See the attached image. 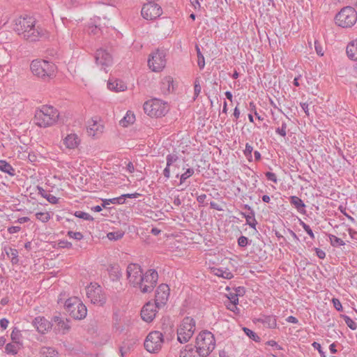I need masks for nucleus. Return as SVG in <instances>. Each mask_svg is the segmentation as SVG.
Instances as JSON below:
<instances>
[{"label": "nucleus", "mask_w": 357, "mask_h": 357, "mask_svg": "<svg viewBox=\"0 0 357 357\" xmlns=\"http://www.w3.org/2000/svg\"><path fill=\"white\" fill-rule=\"evenodd\" d=\"M19 36L31 42L39 40L46 37V31L36 24V20L32 17H20L15 20L14 28Z\"/></svg>", "instance_id": "obj_1"}, {"label": "nucleus", "mask_w": 357, "mask_h": 357, "mask_svg": "<svg viewBox=\"0 0 357 357\" xmlns=\"http://www.w3.org/2000/svg\"><path fill=\"white\" fill-rule=\"evenodd\" d=\"M59 116V112L52 106L43 105L40 109L36 112L34 122L39 127L46 128L53 125Z\"/></svg>", "instance_id": "obj_2"}, {"label": "nucleus", "mask_w": 357, "mask_h": 357, "mask_svg": "<svg viewBox=\"0 0 357 357\" xmlns=\"http://www.w3.org/2000/svg\"><path fill=\"white\" fill-rule=\"evenodd\" d=\"M56 67L45 60H34L31 63V70L33 75L43 79H49L55 75Z\"/></svg>", "instance_id": "obj_3"}, {"label": "nucleus", "mask_w": 357, "mask_h": 357, "mask_svg": "<svg viewBox=\"0 0 357 357\" xmlns=\"http://www.w3.org/2000/svg\"><path fill=\"white\" fill-rule=\"evenodd\" d=\"M335 20L339 26L351 27L356 22L357 13L352 7H344L336 15Z\"/></svg>", "instance_id": "obj_4"}, {"label": "nucleus", "mask_w": 357, "mask_h": 357, "mask_svg": "<svg viewBox=\"0 0 357 357\" xmlns=\"http://www.w3.org/2000/svg\"><path fill=\"white\" fill-rule=\"evenodd\" d=\"M144 112L151 117H161L168 112V107L166 102L154 98L146 101L144 104Z\"/></svg>", "instance_id": "obj_5"}, {"label": "nucleus", "mask_w": 357, "mask_h": 357, "mask_svg": "<svg viewBox=\"0 0 357 357\" xmlns=\"http://www.w3.org/2000/svg\"><path fill=\"white\" fill-rule=\"evenodd\" d=\"M195 329V321L193 319L185 317L177 329V340L181 343L187 342L192 336Z\"/></svg>", "instance_id": "obj_6"}, {"label": "nucleus", "mask_w": 357, "mask_h": 357, "mask_svg": "<svg viewBox=\"0 0 357 357\" xmlns=\"http://www.w3.org/2000/svg\"><path fill=\"white\" fill-rule=\"evenodd\" d=\"M163 342V334L158 331H154L146 336L144 343V348L148 352L155 354L161 349Z\"/></svg>", "instance_id": "obj_7"}, {"label": "nucleus", "mask_w": 357, "mask_h": 357, "mask_svg": "<svg viewBox=\"0 0 357 357\" xmlns=\"http://www.w3.org/2000/svg\"><path fill=\"white\" fill-rule=\"evenodd\" d=\"M86 294L91 303L102 306L106 302V296L98 283H91L86 287Z\"/></svg>", "instance_id": "obj_8"}, {"label": "nucleus", "mask_w": 357, "mask_h": 357, "mask_svg": "<svg viewBox=\"0 0 357 357\" xmlns=\"http://www.w3.org/2000/svg\"><path fill=\"white\" fill-rule=\"evenodd\" d=\"M158 280V272L153 269H149L142 275V284H139V287L142 293H149L153 290Z\"/></svg>", "instance_id": "obj_9"}, {"label": "nucleus", "mask_w": 357, "mask_h": 357, "mask_svg": "<svg viewBox=\"0 0 357 357\" xmlns=\"http://www.w3.org/2000/svg\"><path fill=\"white\" fill-rule=\"evenodd\" d=\"M165 56L166 54L165 51L159 50L151 54L148 59L149 68L154 72L161 71L166 64Z\"/></svg>", "instance_id": "obj_10"}, {"label": "nucleus", "mask_w": 357, "mask_h": 357, "mask_svg": "<svg viewBox=\"0 0 357 357\" xmlns=\"http://www.w3.org/2000/svg\"><path fill=\"white\" fill-rule=\"evenodd\" d=\"M126 272L129 282L133 287H137L139 284H142L144 273L140 266L137 264H130L127 267Z\"/></svg>", "instance_id": "obj_11"}, {"label": "nucleus", "mask_w": 357, "mask_h": 357, "mask_svg": "<svg viewBox=\"0 0 357 357\" xmlns=\"http://www.w3.org/2000/svg\"><path fill=\"white\" fill-rule=\"evenodd\" d=\"M169 296V287L166 284H160L155 291V307L158 310H161L168 300Z\"/></svg>", "instance_id": "obj_12"}, {"label": "nucleus", "mask_w": 357, "mask_h": 357, "mask_svg": "<svg viewBox=\"0 0 357 357\" xmlns=\"http://www.w3.org/2000/svg\"><path fill=\"white\" fill-rule=\"evenodd\" d=\"M162 13L160 6L151 1L144 4L141 11L142 17L148 20H152L160 17Z\"/></svg>", "instance_id": "obj_13"}, {"label": "nucleus", "mask_w": 357, "mask_h": 357, "mask_svg": "<svg viewBox=\"0 0 357 357\" xmlns=\"http://www.w3.org/2000/svg\"><path fill=\"white\" fill-rule=\"evenodd\" d=\"M64 308L69 312H86L87 308L82 300L73 296L68 298L64 303Z\"/></svg>", "instance_id": "obj_14"}, {"label": "nucleus", "mask_w": 357, "mask_h": 357, "mask_svg": "<svg viewBox=\"0 0 357 357\" xmlns=\"http://www.w3.org/2000/svg\"><path fill=\"white\" fill-rule=\"evenodd\" d=\"M215 347L213 334L208 331H202V356H208Z\"/></svg>", "instance_id": "obj_15"}, {"label": "nucleus", "mask_w": 357, "mask_h": 357, "mask_svg": "<svg viewBox=\"0 0 357 357\" xmlns=\"http://www.w3.org/2000/svg\"><path fill=\"white\" fill-rule=\"evenodd\" d=\"M96 64L105 70L107 67L110 66L113 63L112 55L105 50L99 49L95 54Z\"/></svg>", "instance_id": "obj_16"}, {"label": "nucleus", "mask_w": 357, "mask_h": 357, "mask_svg": "<svg viewBox=\"0 0 357 357\" xmlns=\"http://www.w3.org/2000/svg\"><path fill=\"white\" fill-rule=\"evenodd\" d=\"M104 126L98 123L96 121L92 120L86 128V132L89 136L98 137L103 132Z\"/></svg>", "instance_id": "obj_17"}, {"label": "nucleus", "mask_w": 357, "mask_h": 357, "mask_svg": "<svg viewBox=\"0 0 357 357\" xmlns=\"http://www.w3.org/2000/svg\"><path fill=\"white\" fill-rule=\"evenodd\" d=\"M197 345L192 347V345H187L184 351H182L180 357H200L201 356V347Z\"/></svg>", "instance_id": "obj_18"}, {"label": "nucleus", "mask_w": 357, "mask_h": 357, "mask_svg": "<svg viewBox=\"0 0 357 357\" xmlns=\"http://www.w3.org/2000/svg\"><path fill=\"white\" fill-rule=\"evenodd\" d=\"M34 325L37 331L40 333H45L50 327V322L44 317H36L34 320Z\"/></svg>", "instance_id": "obj_19"}, {"label": "nucleus", "mask_w": 357, "mask_h": 357, "mask_svg": "<svg viewBox=\"0 0 357 357\" xmlns=\"http://www.w3.org/2000/svg\"><path fill=\"white\" fill-rule=\"evenodd\" d=\"M107 87L109 90L115 91V92H119V91H123L127 89L126 85L125 83L120 79H109L107 82Z\"/></svg>", "instance_id": "obj_20"}, {"label": "nucleus", "mask_w": 357, "mask_h": 357, "mask_svg": "<svg viewBox=\"0 0 357 357\" xmlns=\"http://www.w3.org/2000/svg\"><path fill=\"white\" fill-rule=\"evenodd\" d=\"M80 139L79 137L75 134L71 133L68 135L63 139V143L66 146L67 148L73 149L77 147L79 144Z\"/></svg>", "instance_id": "obj_21"}, {"label": "nucleus", "mask_w": 357, "mask_h": 357, "mask_svg": "<svg viewBox=\"0 0 357 357\" xmlns=\"http://www.w3.org/2000/svg\"><path fill=\"white\" fill-rule=\"evenodd\" d=\"M238 298L235 292H230L227 295V301L225 303L227 309L230 311L235 312V310L239 311L240 310L237 307Z\"/></svg>", "instance_id": "obj_22"}, {"label": "nucleus", "mask_w": 357, "mask_h": 357, "mask_svg": "<svg viewBox=\"0 0 357 357\" xmlns=\"http://www.w3.org/2000/svg\"><path fill=\"white\" fill-rule=\"evenodd\" d=\"M174 89L173 78L168 76L164 77L161 82V90L163 93H169L173 91Z\"/></svg>", "instance_id": "obj_23"}, {"label": "nucleus", "mask_w": 357, "mask_h": 357, "mask_svg": "<svg viewBox=\"0 0 357 357\" xmlns=\"http://www.w3.org/2000/svg\"><path fill=\"white\" fill-rule=\"evenodd\" d=\"M289 201L291 204L294 206V207L300 213H305V205L301 199L297 196H291Z\"/></svg>", "instance_id": "obj_24"}, {"label": "nucleus", "mask_w": 357, "mask_h": 357, "mask_svg": "<svg viewBox=\"0 0 357 357\" xmlns=\"http://www.w3.org/2000/svg\"><path fill=\"white\" fill-rule=\"evenodd\" d=\"M347 54L349 59L357 61V39L347 45Z\"/></svg>", "instance_id": "obj_25"}, {"label": "nucleus", "mask_w": 357, "mask_h": 357, "mask_svg": "<svg viewBox=\"0 0 357 357\" xmlns=\"http://www.w3.org/2000/svg\"><path fill=\"white\" fill-rule=\"evenodd\" d=\"M37 190L38 193L45 198L50 203L56 204L58 202L59 199L57 197L45 190L42 187L37 186Z\"/></svg>", "instance_id": "obj_26"}, {"label": "nucleus", "mask_w": 357, "mask_h": 357, "mask_svg": "<svg viewBox=\"0 0 357 357\" xmlns=\"http://www.w3.org/2000/svg\"><path fill=\"white\" fill-rule=\"evenodd\" d=\"M259 320H260L265 326L268 328H275L277 325L275 317L273 314L263 315Z\"/></svg>", "instance_id": "obj_27"}, {"label": "nucleus", "mask_w": 357, "mask_h": 357, "mask_svg": "<svg viewBox=\"0 0 357 357\" xmlns=\"http://www.w3.org/2000/svg\"><path fill=\"white\" fill-rule=\"evenodd\" d=\"M0 171L12 176L15 175V169L6 160H0Z\"/></svg>", "instance_id": "obj_28"}, {"label": "nucleus", "mask_w": 357, "mask_h": 357, "mask_svg": "<svg viewBox=\"0 0 357 357\" xmlns=\"http://www.w3.org/2000/svg\"><path fill=\"white\" fill-rule=\"evenodd\" d=\"M109 278L112 281H116L121 277V270L119 266H112L109 268Z\"/></svg>", "instance_id": "obj_29"}, {"label": "nucleus", "mask_w": 357, "mask_h": 357, "mask_svg": "<svg viewBox=\"0 0 357 357\" xmlns=\"http://www.w3.org/2000/svg\"><path fill=\"white\" fill-rule=\"evenodd\" d=\"M40 354L41 357H59L58 352L52 347H42Z\"/></svg>", "instance_id": "obj_30"}, {"label": "nucleus", "mask_w": 357, "mask_h": 357, "mask_svg": "<svg viewBox=\"0 0 357 357\" xmlns=\"http://www.w3.org/2000/svg\"><path fill=\"white\" fill-rule=\"evenodd\" d=\"M212 272L218 277H222L225 279H231L233 278V274L229 270H222L220 268H213Z\"/></svg>", "instance_id": "obj_31"}, {"label": "nucleus", "mask_w": 357, "mask_h": 357, "mask_svg": "<svg viewBox=\"0 0 357 357\" xmlns=\"http://www.w3.org/2000/svg\"><path fill=\"white\" fill-rule=\"evenodd\" d=\"M5 252L8 257H10L13 264H17L19 262L17 250L8 248V249L5 248Z\"/></svg>", "instance_id": "obj_32"}, {"label": "nucleus", "mask_w": 357, "mask_h": 357, "mask_svg": "<svg viewBox=\"0 0 357 357\" xmlns=\"http://www.w3.org/2000/svg\"><path fill=\"white\" fill-rule=\"evenodd\" d=\"M20 343H8L6 345L5 350L8 354L15 355L17 353L20 349Z\"/></svg>", "instance_id": "obj_33"}, {"label": "nucleus", "mask_w": 357, "mask_h": 357, "mask_svg": "<svg viewBox=\"0 0 357 357\" xmlns=\"http://www.w3.org/2000/svg\"><path fill=\"white\" fill-rule=\"evenodd\" d=\"M158 310V308L155 307V303H153L151 301H149L143 306L140 312H157Z\"/></svg>", "instance_id": "obj_34"}, {"label": "nucleus", "mask_w": 357, "mask_h": 357, "mask_svg": "<svg viewBox=\"0 0 357 357\" xmlns=\"http://www.w3.org/2000/svg\"><path fill=\"white\" fill-rule=\"evenodd\" d=\"M123 203H124V200H123V197H115L113 199L103 200V204H102V206L103 207H106L107 205H109L110 204H121Z\"/></svg>", "instance_id": "obj_35"}, {"label": "nucleus", "mask_w": 357, "mask_h": 357, "mask_svg": "<svg viewBox=\"0 0 357 357\" xmlns=\"http://www.w3.org/2000/svg\"><path fill=\"white\" fill-rule=\"evenodd\" d=\"M342 317L344 319L345 323L347 324V326L349 328H351L353 331L357 329V324L354 320H353L346 314H342Z\"/></svg>", "instance_id": "obj_36"}, {"label": "nucleus", "mask_w": 357, "mask_h": 357, "mask_svg": "<svg viewBox=\"0 0 357 357\" xmlns=\"http://www.w3.org/2000/svg\"><path fill=\"white\" fill-rule=\"evenodd\" d=\"M246 220V223L252 228L255 229L257 222L255 218V214L252 213L251 215H244Z\"/></svg>", "instance_id": "obj_37"}, {"label": "nucleus", "mask_w": 357, "mask_h": 357, "mask_svg": "<svg viewBox=\"0 0 357 357\" xmlns=\"http://www.w3.org/2000/svg\"><path fill=\"white\" fill-rule=\"evenodd\" d=\"M74 215L77 218H81V219H83L85 220H89V221L93 220V218L90 214H89L86 212H84V211H75Z\"/></svg>", "instance_id": "obj_38"}, {"label": "nucleus", "mask_w": 357, "mask_h": 357, "mask_svg": "<svg viewBox=\"0 0 357 357\" xmlns=\"http://www.w3.org/2000/svg\"><path fill=\"white\" fill-rule=\"evenodd\" d=\"M330 242L333 246L337 245H344L345 243L340 238L335 236V235L330 234L329 235Z\"/></svg>", "instance_id": "obj_39"}, {"label": "nucleus", "mask_w": 357, "mask_h": 357, "mask_svg": "<svg viewBox=\"0 0 357 357\" xmlns=\"http://www.w3.org/2000/svg\"><path fill=\"white\" fill-rule=\"evenodd\" d=\"M134 116L126 114L119 122L120 125L123 127H127L128 124L132 123L134 121Z\"/></svg>", "instance_id": "obj_40"}, {"label": "nucleus", "mask_w": 357, "mask_h": 357, "mask_svg": "<svg viewBox=\"0 0 357 357\" xmlns=\"http://www.w3.org/2000/svg\"><path fill=\"white\" fill-rule=\"evenodd\" d=\"M35 215L38 220L43 222H47L50 219V215L48 212H38Z\"/></svg>", "instance_id": "obj_41"}, {"label": "nucleus", "mask_w": 357, "mask_h": 357, "mask_svg": "<svg viewBox=\"0 0 357 357\" xmlns=\"http://www.w3.org/2000/svg\"><path fill=\"white\" fill-rule=\"evenodd\" d=\"M124 233L121 231L109 232L107 234V237L109 240H119L123 236Z\"/></svg>", "instance_id": "obj_42"}, {"label": "nucleus", "mask_w": 357, "mask_h": 357, "mask_svg": "<svg viewBox=\"0 0 357 357\" xmlns=\"http://www.w3.org/2000/svg\"><path fill=\"white\" fill-rule=\"evenodd\" d=\"M243 331L252 340H253L255 342L259 341V337L252 330L248 328H243Z\"/></svg>", "instance_id": "obj_43"}, {"label": "nucleus", "mask_w": 357, "mask_h": 357, "mask_svg": "<svg viewBox=\"0 0 357 357\" xmlns=\"http://www.w3.org/2000/svg\"><path fill=\"white\" fill-rule=\"evenodd\" d=\"M253 151V148L252 146L249 144L248 143H247L245 144V150L243 151V153H244V155L248 159V160H251V158H252V152Z\"/></svg>", "instance_id": "obj_44"}, {"label": "nucleus", "mask_w": 357, "mask_h": 357, "mask_svg": "<svg viewBox=\"0 0 357 357\" xmlns=\"http://www.w3.org/2000/svg\"><path fill=\"white\" fill-rule=\"evenodd\" d=\"M68 236L70 237V238H74L75 240H81L83 238L84 236L83 234L79 232V231H68Z\"/></svg>", "instance_id": "obj_45"}, {"label": "nucleus", "mask_w": 357, "mask_h": 357, "mask_svg": "<svg viewBox=\"0 0 357 357\" xmlns=\"http://www.w3.org/2000/svg\"><path fill=\"white\" fill-rule=\"evenodd\" d=\"M20 331L17 330V328H15L11 333V339L13 342L15 343H20Z\"/></svg>", "instance_id": "obj_46"}, {"label": "nucleus", "mask_w": 357, "mask_h": 357, "mask_svg": "<svg viewBox=\"0 0 357 357\" xmlns=\"http://www.w3.org/2000/svg\"><path fill=\"white\" fill-rule=\"evenodd\" d=\"M143 321L150 323L155 318V314H140Z\"/></svg>", "instance_id": "obj_47"}, {"label": "nucleus", "mask_w": 357, "mask_h": 357, "mask_svg": "<svg viewBox=\"0 0 357 357\" xmlns=\"http://www.w3.org/2000/svg\"><path fill=\"white\" fill-rule=\"evenodd\" d=\"M166 159L167 166H171L178 160V158L175 154H169Z\"/></svg>", "instance_id": "obj_48"}, {"label": "nucleus", "mask_w": 357, "mask_h": 357, "mask_svg": "<svg viewBox=\"0 0 357 357\" xmlns=\"http://www.w3.org/2000/svg\"><path fill=\"white\" fill-rule=\"evenodd\" d=\"M287 123L284 122H282V126L280 128H278L275 130L276 133L278 135L285 137L287 135Z\"/></svg>", "instance_id": "obj_49"}, {"label": "nucleus", "mask_w": 357, "mask_h": 357, "mask_svg": "<svg viewBox=\"0 0 357 357\" xmlns=\"http://www.w3.org/2000/svg\"><path fill=\"white\" fill-rule=\"evenodd\" d=\"M162 329L165 334H167V333L172 334L173 333L172 324L170 323H168V324L163 323Z\"/></svg>", "instance_id": "obj_50"}, {"label": "nucleus", "mask_w": 357, "mask_h": 357, "mask_svg": "<svg viewBox=\"0 0 357 357\" xmlns=\"http://www.w3.org/2000/svg\"><path fill=\"white\" fill-rule=\"evenodd\" d=\"M194 171L192 169H188L187 171L181 176V183L184 182L188 178H189Z\"/></svg>", "instance_id": "obj_51"}, {"label": "nucleus", "mask_w": 357, "mask_h": 357, "mask_svg": "<svg viewBox=\"0 0 357 357\" xmlns=\"http://www.w3.org/2000/svg\"><path fill=\"white\" fill-rule=\"evenodd\" d=\"M55 319H56V321H58V324L59 326H61V327L62 328H63L64 330L69 329L70 326L68 324V319H66V322H65L64 321H63L61 319H59V318L58 317H56Z\"/></svg>", "instance_id": "obj_52"}, {"label": "nucleus", "mask_w": 357, "mask_h": 357, "mask_svg": "<svg viewBox=\"0 0 357 357\" xmlns=\"http://www.w3.org/2000/svg\"><path fill=\"white\" fill-rule=\"evenodd\" d=\"M248 239L244 236H241L238 239V244L240 247H245L248 245Z\"/></svg>", "instance_id": "obj_53"}, {"label": "nucleus", "mask_w": 357, "mask_h": 357, "mask_svg": "<svg viewBox=\"0 0 357 357\" xmlns=\"http://www.w3.org/2000/svg\"><path fill=\"white\" fill-rule=\"evenodd\" d=\"M312 345L315 349L318 350L321 357H326L325 352L322 351L321 344L319 343L314 342Z\"/></svg>", "instance_id": "obj_54"}, {"label": "nucleus", "mask_w": 357, "mask_h": 357, "mask_svg": "<svg viewBox=\"0 0 357 357\" xmlns=\"http://www.w3.org/2000/svg\"><path fill=\"white\" fill-rule=\"evenodd\" d=\"M266 177L267 178L268 180L274 182L275 183H276L278 182L277 176H276L275 174H274L273 172H267L266 173Z\"/></svg>", "instance_id": "obj_55"}, {"label": "nucleus", "mask_w": 357, "mask_h": 357, "mask_svg": "<svg viewBox=\"0 0 357 357\" xmlns=\"http://www.w3.org/2000/svg\"><path fill=\"white\" fill-rule=\"evenodd\" d=\"M200 91H201V86L199 84V77H197L195 81V96L196 97L198 96Z\"/></svg>", "instance_id": "obj_56"}, {"label": "nucleus", "mask_w": 357, "mask_h": 357, "mask_svg": "<svg viewBox=\"0 0 357 357\" xmlns=\"http://www.w3.org/2000/svg\"><path fill=\"white\" fill-rule=\"evenodd\" d=\"M332 303H333V306L336 310L340 311L342 310V304L337 298H333Z\"/></svg>", "instance_id": "obj_57"}, {"label": "nucleus", "mask_w": 357, "mask_h": 357, "mask_svg": "<svg viewBox=\"0 0 357 357\" xmlns=\"http://www.w3.org/2000/svg\"><path fill=\"white\" fill-rule=\"evenodd\" d=\"M234 292H235V294H236V296L238 297V296H241L244 295V294L245 293V289L243 287H238L235 288Z\"/></svg>", "instance_id": "obj_58"}, {"label": "nucleus", "mask_w": 357, "mask_h": 357, "mask_svg": "<svg viewBox=\"0 0 357 357\" xmlns=\"http://www.w3.org/2000/svg\"><path fill=\"white\" fill-rule=\"evenodd\" d=\"M140 196H141V195L139 193L135 192V193H132V194H124L120 197H123V200L125 201L126 197H127V198H137Z\"/></svg>", "instance_id": "obj_59"}, {"label": "nucleus", "mask_w": 357, "mask_h": 357, "mask_svg": "<svg viewBox=\"0 0 357 357\" xmlns=\"http://www.w3.org/2000/svg\"><path fill=\"white\" fill-rule=\"evenodd\" d=\"M315 252H316V254H317V256L319 258V259H324L325 257H326V253L324 250L319 249V248H315Z\"/></svg>", "instance_id": "obj_60"}, {"label": "nucleus", "mask_w": 357, "mask_h": 357, "mask_svg": "<svg viewBox=\"0 0 357 357\" xmlns=\"http://www.w3.org/2000/svg\"><path fill=\"white\" fill-rule=\"evenodd\" d=\"M20 229H21L20 227L12 226V227H8V231L9 234H15V233H17L18 231H20Z\"/></svg>", "instance_id": "obj_61"}, {"label": "nucleus", "mask_w": 357, "mask_h": 357, "mask_svg": "<svg viewBox=\"0 0 357 357\" xmlns=\"http://www.w3.org/2000/svg\"><path fill=\"white\" fill-rule=\"evenodd\" d=\"M314 46H315V50H316L317 54H319L320 56H323L324 52L322 50L321 46L317 42L314 43Z\"/></svg>", "instance_id": "obj_62"}, {"label": "nucleus", "mask_w": 357, "mask_h": 357, "mask_svg": "<svg viewBox=\"0 0 357 357\" xmlns=\"http://www.w3.org/2000/svg\"><path fill=\"white\" fill-rule=\"evenodd\" d=\"M266 344L271 346V347H275L276 349L280 350L282 349V347L274 340H269L266 342Z\"/></svg>", "instance_id": "obj_63"}, {"label": "nucleus", "mask_w": 357, "mask_h": 357, "mask_svg": "<svg viewBox=\"0 0 357 357\" xmlns=\"http://www.w3.org/2000/svg\"><path fill=\"white\" fill-rule=\"evenodd\" d=\"M300 105H301L302 109L306 114V115L309 116V109H308L309 105H308V104L307 102H301Z\"/></svg>", "instance_id": "obj_64"}]
</instances>
